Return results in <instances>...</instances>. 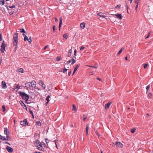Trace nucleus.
Here are the masks:
<instances>
[{
  "mask_svg": "<svg viewBox=\"0 0 153 153\" xmlns=\"http://www.w3.org/2000/svg\"><path fill=\"white\" fill-rule=\"evenodd\" d=\"M73 108L72 109L73 111H75L76 110V106L74 105H73Z\"/></svg>",
  "mask_w": 153,
  "mask_h": 153,
  "instance_id": "obj_40",
  "label": "nucleus"
},
{
  "mask_svg": "<svg viewBox=\"0 0 153 153\" xmlns=\"http://www.w3.org/2000/svg\"><path fill=\"white\" fill-rule=\"evenodd\" d=\"M19 95L23 100H24L26 102L28 100L29 97V95L27 94L24 92L19 91Z\"/></svg>",
  "mask_w": 153,
  "mask_h": 153,
  "instance_id": "obj_1",
  "label": "nucleus"
},
{
  "mask_svg": "<svg viewBox=\"0 0 153 153\" xmlns=\"http://www.w3.org/2000/svg\"><path fill=\"white\" fill-rule=\"evenodd\" d=\"M2 111L3 112H4L5 111L6 109L4 105H3L2 106Z\"/></svg>",
  "mask_w": 153,
  "mask_h": 153,
  "instance_id": "obj_29",
  "label": "nucleus"
},
{
  "mask_svg": "<svg viewBox=\"0 0 153 153\" xmlns=\"http://www.w3.org/2000/svg\"><path fill=\"white\" fill-rule=\"evenodd\" d=\"M150 36V33H149L148 34V35H147V36L146 37V39H147Z\"/></svg>",
  "mask_w": 153,
  "mask_h": 153,
  "instance_id": "obj_51",
  "label": "nucleus"
},
{
  "mask_svg": "<svg viewBox=\"0 0 153 153\" xmlns=\"http://www.w3.org/2000/svg\"><path fill=\"white\" fill-rule=\"evenodd\" d=\"M30 114H31L32 116H33V112L32 111L30 110Z\"/></svg>",
  "mask_w": 153,
  "mask_h": 153,
  "instance_id": "obj_50",
  "label": "nucleus"
},
{
  "mask_svg": "<svg viewBox=\"0 0 153 153\" xmlns=\"http://www.w3.org/2000/svg\"><path fill=\"white\" fill-rule=\"evenodd\" d=\"M36 123L37 125H38L39 126H41V123L40 121H37L36 122Z\"/></svg>",
  "mask_w": 153,
  "mask_h": 153,
  "instance_id": "obj_33",
  "label": "nucleus"
},
{
  "mask_svg": "<svg viewBox=\"0 0 153 153\" xmlns=\"http://www.w3.org/2000/svg\"><path fill=\"white\" fill-rule=\"evenodd\" d=\"M18 71L19 72L24 73V70L22 68H19L18 70Z\"/></svg>",
  "mask_w": 153,
  "mask_h": 153,
  "instance_id": "obj_25",
  "label": "nucleus"
},
{
  "mask_svg": "<svg viewBox=\"0 0 153 153\" xmlns=\"http://www.w3.org/2000/svg\"><path fill=\"white\" fill-rule=\"evenodd\" d=\"M5 45H6L4 43V41H3L1 45V51L2 53L4 52V51L5 50Z\"/></svg>",
  "mask_w": 153,
  "mask_h": 153,
  "instance_id": "obj_4",
  "label": "nucleus"
},
{
  "mask_svg": "<svg viewBox=\"0 0 153 153\" xmlns=\"http://www.w3.org/2000/svg\"><path fill=\"white\" fill-rule=\"evenodd\" d=\"M152 94L151 93H149L148 95V96L150 98L152 96Z\"/></svg>",
  "mask_w": 153,
  "mask_h": 153,
  "instance_id": "obj_55",
  "label": "nucleus"
},
{
  "mask_svg": "<svg viewBox=\"0 0 153 153\" xmlns=\"http://www.w3.org/2000/svg\"><path fill=\"white\" fill-rule=\"evenodd\" d=\"M6 149L8 152H10V147L8 146H7Z\"/></svg>",
  "mask_w": 153,
  "mask_h": 153,
  "instance_id": "obj_42",
  "label": "nucleus"
},
{
  "mask_svg": "<svg viewBox=\"0 0 153 153\" xmlns=\"http://www.w3.org/2000/svg\"><path fill=\"white\" fill-rule=\"evenodd\" d=\"M18 33H16L14 35L13 38V44L15 47H17L18 43Z\"/></svg>",
  "mask_w": 153,
  "mask_h": 153,
  "instance_id": "obj_2",
  "label": "nucleus"
},
{
  "mask_svg": "<svg viewBox=\"0 0 153 153\" xmlns=\"http://www.w3.org/2000/svg\"><path fill=\"white\" fill-rule=\"evenodd\" d=\"M45 140L46 144L47 145H48V143L49 142V140L47 138H45Z\"/></svg>",
  "mask_w": 153,
  "mask_h": 153,
  "instance_id": "obj_36",
  "label": "nucleus"
},
{
  "mask_svg": "<svg viewBox=\"0 0 153 153\" xmlns=\"http://www.w3.org/2000/svg\"><path fill=\"white\" fill-rule=\"evenodd\" d=\"M37 149L40 150L44 151V149L43 148L42 145H41V143H40L38 147L37 148Z\"/></svg>",
  "mask_w": 153,
  "mask_h": 153,
  "instance_id": "obj_8",
  "label": "nucleus"
},
{
  "mask_svg": "<svg viewBox=\"0 0 153 153\" xmlns=\"http://www.w3.org/2000/svg\"><path fill=\"white\" fill-rule=\"evenodd\" d=\"M71 73V71H70L68 73V76H70Z\"/></svg>",
  "mask_w": 153,
  "mask_h": 153,
  "instance_id": "obj_56",
  "label": "nucleus"
},
{
  "mask_svg": "<svg viewBox=\"0 0 153 153\" xmlns=\"http://www.w3.org/2000/svg\"><path fill=\"white\" fill-rule=\"evenodd\" d=\"M20 124L21 125L24 126L28 125V123L27 119H25L23 121H20Z\"/></svg>",
  "mask_w": 153,
  "mask_h": 153,
  "instance_id": "obj_3",
  "label": "nucleus"
},
{
  "mask_svg": "<svg viewBox=\"0 0 153 153\" xmlns=\"http://www.w3.org/2000/svg\"><path fill=\"white\" fill-rule=\"evenodd\" d=\"M63 37L67 39L68 38V35L66 34H65L63 35Z\"/></svg>",
  "mask_w": 153,
  "mask_h": 153,
  "instance_id": "obj_35",
  "label": "nucleus"
},
{
  "mask_svg": "<svg viewBox=\"0 0 153 153\" xmlns=\"http://www.w3.org/2000/svg\"><path fill=\"white\" fill-rule=\"evenodd\" d=\"M2 35L0 33V41L2 40Z\"/></svg>",
  "mask_w": 153,
  "mask_h": 153,
  "instance_id": "obj_54",
  "label": "nucleus"
},
{
  "mask_svg": "<svg viewBox=\"0 0 153 153\" xmlns=\"http://www.w3.org/2000/svg\"><path fill=\"white\" fill-rule=\"evenodd\" d=\"M25 86L27 88H29L30 87H33V86L32 85L31 83L29 82L26 83L25 84Z\"/></svg>",
  "mask_w": 153,
  "mask_h": 153,
  "instance_id": "obj_12",
  "label": "nucleus"
},
{
  "mask_svg": "<svg viewBox=\"0 0 153 153\" xmlns=\"http://www.w3.org/2000/svg\"><path fill=\"white\" fill-rule=\"evenodd\" d=\"M62 59V58L58 56L56 58V60L57 61H59Z\"/></svg>",
  "mask_w": 153,
  "mask_h": 153,
  "instance_id": "obj_26",
  "label": "nucleus"
},
{
  "mask_svg": "<svg viewBox=\"0 0 153 153\" xmlns=\"http://www.w3.org/2000/svg\"><path fill=\"white\" fill-rule=\"evenodd\" d=\"M72 62L71 63V65H73L76 62V60L75 59H72Z\"/></svg>",
  "mask_w": 153,
  "mask_h": 153,
  "instance_id": "obj_45",
  "label": "nucleus"
},
{
  "mask_svg": "<svg viewBox=\"0 0 153 153\" xmlns=\"http://www.w3.org/2000/svg\"><path fill=\"white\" fill-rule=\"evenodd\" d=\"M50 95H48L47 96L46 98V100L47 101V102L45 103V105L47 106L48 104V103L50 101L49 99L50 98Z\"/></svg>",
  "mask_w": 153,
  "mask_h": 153,
  "instance_id": "obj_15",
  "label": "nucleus"
},
{
  "mask_svg": "<svg viewBox=\"0 0 153 153\" xmlns=\"http://www.w3.org/2000/svg\"><path fill=\"white\" fill-rule=\"evenodd\" d=\"M35 88L37 90H40V88H39L38 87H36H36H35Z\"/></svg>",
  "mask_w": 153,
  "mask_h": 153,
  "instance_id": "obj_61",
  "label": "nucleus"
},
{
  "mask_svg": "<svg viewBox=\"0 0 153 153\" xmlns=\"http://www.w3.org/2000/svg\"><path fill=\"white\" fill-rule=\"evenodd\" d=\"M17 47H16L15 48V49L14 50V51H16L17 50Z\"/></svg>",
  "mask_w": 153,
  "mask_h": 153,
  "instance_id": "obj_64",
  "label": "nucleus"
},
{
  "mask_svg": "<svg viewBox=\"0 0 153 153\" xmlns=\"http://www.w3.org/2000/svg\"><path fill=\"white\" fill-rule=\"evenodd\" d=\"M126 8L127 13H128V6L127 5V3H126Z\"/></svg>",
  "mask_w": 153,
  "mask_h": 153,
  "instance_id": "obj_46",
  "label": "nucleus"
},
{
  "mask_svg": "<svg viewBox=\"0 0 153 153\" xmlns=\"http://www.w3.org/2000/svg\"><path fill=\"white\" fill-rule=\"evenodd\" d=\"M135 130H136V129L134 128L132 129L131 130V133H134L135 132Z\"/></svg>",
  "mask_w": 153,
  "mask_h": 153,
  "instance_id": "obj_41",
  "label": "nucleus"
},
{
  "mask_svg": "<svg viewBox=\"0 0 153 153\" xmlns=\"http://www.w3.org/2000/svg\"><path fill=\"white\" fill-rule=\"evenodd\" d=\"M56 140L55 141H54V142H55V145H56V148H57V149H58V147H57V144H56Z\"/></svg>",
  "mask_w": 153,
  "mask_h": 153,
  "instance_id": "obj_58",
  "label": "nucleus"
},
{
  "mask_svg": "<svg viewBox=\"0 0 153 153\" xmlns=\"http://www.w3.org/2000/svg\"><path fill=\"white\" fill-rule=\"evenodd\" d=\"M4 3V0H0V4L1 5H3Z\"/></svg>",
  "mask_w": 153,
  "mask_h": 153,
  "instance_id": "obj_23",
  "label": "nucleus"
},
{
  "mask_svg": "<svg viewBox=\"0 0 153 153\" xmlns=\"http://www.w3.org/2000/svg\"><path fill=\"white\" fill-rule=\"evenodd\" d=\"M85 49V47L84 46H82L81 47L80 50H83Z\"/></svg>",
  "mask_w": 153,
  "mask_h": 153,
  "instance_id": "obj_57",
  "label": "nucleus"
},
{
  "mask_svg": "<svg viewBox=\"0 0 153 153\" xmlns=\"http://www.w3.org/2000/svg\"><path fill=\"white\" fill-rule=\"evenodd\" d=\"M85 24L84 22H82L81 23L80 26L81 28L84 29L85 27Z\"/></svg>",
  "mask_w": 153,
  "mask_h": 153,
  "instance_id": "obj_18",
  "label": "nucleus"
},
{
  "mask_svg": "<svg viewBox=\"0 0 153 153\" xmlns=\"http://www.w3.org/2000/svg\"><path fill=\"white\" fill-rule=\"evenodd\" d=\"M150 85H148L146 87V90H149L150 88Z\"/></svg>",
  "mask_w": 153,
  "mask_h": 153,
  "instance_id": "obj_37",
  "label": "nucleus"
},
{
  "mask_svg": "<svg viewBox=\"0 0 153 153\" xmlns=\"http://www.w3.org/2000/svg\"><path fill=\"white\" fill-rule=\"evenodd\" d=\"M20 32L21 33H25V32L24 29L23 28H21L20 29Z\"/></svg>",
  "mask_w": 153,
  "mask_h": 153,
  "instance_id": "obj_31",
  "label": "nucleus"
},
{
  "mask_svg": "<svg viewBox=\"0 0 153 153\" xmlns=\"http://www.w3.org/2000/svg\"><path fill=\"white\" fill-rule=\"evenodd\" d=\"M31 83L32 85L33 86V87H36V82L35 81H33Z\"/></svg>",
  "mask_w": 153,
  "mask_h": 153,
  "instance_id": "obj_22",
  "label": "nucleus"
},
{
  "mask_svg": "<svg viewBox=\"0 0 153 153\" xmlns=\"http://www.w3.org/2000/svg\"><path fill=\"white\" fill-rule=\"evenodd\" d=\"M39 85H41L42 87L43 88V89H45L46 86L45 84L43 83V82L42 80H39L38 83Z\"/></svg>",
  "mask_w": 153,
  "mask_h": 153,
  "instance_id": "obj_6",
  "label": "nucleus"
},
{
  "mask_svg": "<svg viewBox=\"0 0 153 153\" xmlns=\"http://www.w3.org/2000/svg\"><path fill=\"white\" fill-rule=\"evenodd\" d=\"M76 57L75 56H73L72 58L71 59H75L76 60Z\"/></svg>",
  "mask_w": 153,
  "mask_h": 153,
  "instance_id": "obj_59",
  "label": "nucleus"
},
{
  "mask_svg": "<svg viewBox=\"0 0 153 153\" xmlns=\"http://www.w3.org/2000/svg\"><path fill=\"white\" fill-rule=\"evenodd\" d=\"M19 102L20 104H21V106H25V109L26 110H27V107H26V105L23 102L22 100H20V101H19Z\"/></svg>",
  "mask_w": 153,
  "mask_h": 153,
  "instance_id": "obj_14",
  "label": "nucleus"
},
{
  "mask_svg": "<svg viewBox=\"0 0 153 153\" xmlns=\"http://www.w3.org/2000/svg\"><path fill=\"white\" fill-rule=\"evenodd\" d=\"M4 134L6 135V136H8L7 139H9V138L10 137L9 136V131L7 128H4Z\"/></svg>",
  "mask_w": 153,
  "mask_h": 153,
  "instance_id": "obj_5",
  "label": "nucleus"
},
{
  "mask_svg": "<svg viewBox=\"0 0 153 153\" xmlns=\"http://www.w3.org/2000/svg\"><path fill=\"white\" fill-rule=\"evenodd\" d=\"M29 40H30L29 41V42L30 43L32 41L31 37H30V38H29Z\"/></svg>",
  "mask_w": 153,
  "mask_h": 153,
  "instance_id": "obj_53",
  "label": "nucleus"
},
{
  "mask_svg": "<svg viewBox=\"0 0 153 153\" xmlns=\"http://www.w3.org/2000/svg\"><path fill=\"white\" fill-rule=\"evenodd\" d=\"M62 72L63 73H65L66 72L68 69H66L65 68H64L62 69Z\"/></svg>",
  "mask_w": 153,
  "mask_h": 153,
  "instance_id": "obj_24",
  "label": "nucleus"
},
{
  "mask_svg": "<svg viewBox=\"0 0 153 153\" xmlns=\"http://www.w3.org/2000/svg\"><path fill=\"white\" fill-rule=\"evenodd\" d=\"M48 45H46V46L44 48V50H45L46 49L48 48Z\"/></svg>",
  "mask_w": 153,
  "mask_h": 153,
  "instance_id": "obj_60",
  "label": "nucleus"
},
{
  "mask_svg": "<svg viewBox=\"0 0 153 153\" xmlns=\"http://www.w3.org/2000/svg\"><path fill=\"white\" fill-rule=\"evenodd\" d=\"M72 52V51L71 49H70L68 51V57H70L71 55V52Z\"/></svg>",
  "mask_w": 153,
  "mask_h": 153,
  "instance_id": "obj_19",
  "label": "nucleus"
},
{
  "mask_svg": "<svg viewBox=\"0 0 153 153\" xmlns=\"http://www.w3.org/2000/svg\"><path fill=\"white\" fill-rule=\"evenodd\" d=\"M80 65L79 64H78L75 67V68L74 69L76 70H77V69L78 68L79 66Z\"/></svg>",
  "mask_w": 153,
  "mask_h": 153,
  "instance_id": "obj_27",
  "label": "nucleus"
},
{
  "mask_svg": "<svg viewBox=\"0 0 153 153\" xmlns=\"http://www.w3.org/2000/svg\"><path fill=\"white\" fill-rule=\"evenodd\" d=\"M24 40L25 41H28L29 40V39H28V37L26 36H25V37L24 38Z\"/></svg>",
  "mask_w": 153,
  "mask_h": 153,
  "instance_id": "obj_32",
  "label": "nucleus"
},
{
  "mask_svg": "<svg viewBox=\"0 0 153 153\" xmlns=\"http://www.w3.org/2000/svg\"><path fill=\"white\" fill-rule=\"evenodd\" d=\"M103 13L102 12H100L98 13L97 14V15L100 16V17H101L102 18H105V16L102 15Z\"/></svg>",
  "mask_w": 153,
  "mask_h": 153,
  "instance_id": "obj_17",
  "label": "nucleus"
},
{
  "mask_svg": "<svg viewBox=\"0 0 153 153\" xmlns=\"http://www.w3.org/2000/svg\"><path fill=\"white\" fill-rule=\"evenodd\" d=\"M53 32L54 33L56 30V27L55 26H53Z\"/></svg>",
  "mask_w": 153,
  "mask_h": 153,
  "instance_id": "obj_44",
  "label": "nucleus"
},
{
  "mask_svg": "<svg viewBox=\"0 0 153 153\" xmlns=\"http://www.w3.org/2000/svg\"><path fill=\"white\" fill-rule=\"evenodd\" d=\"M41 143V145H42V146L43 147L46 146V145L45 143H44L43 142H42L41 143Z\"/></svg>",
  "mask_w": 153,
  "mask_h": 153,
  "instance_id": "obj_34",
  "label": "nucleus"
},
{
  "mask_svg": "<svg viewBox=\"0 0 153 153\" xmlns=\"http://www.w3.org/2000/svg\"><path fill=\"white\" fill-rule=\"evenodd\" d=\"M2 88H6L7 85L6 83L4 81H2L1 82Z\"/></svg>",
  "mask_w": 153,
  "mask_h": 153,
  "instance_id": "obj_13",
  "label": "nucleus"
},
{
  "mask_svg": "<svg viewBox=\"0 0 153 153\" xmlns=\"http://www.w3.org/2000/svg\"><path fill=\"white\" fill-rule=\"evenodd\" d=\"M120 6H121V5L120 4V5H117L116 7H115V8H117V9H119L120 8Z\"/></svg>",
  "mask_w": 153,
  "mask_h": 153,
  "instance_id": "obj_43",
  "label": "nucleus"
},
{
  "mask_svg": "<svg viewBox=\"0 0 153 153\" xmlns=\"http://www.w3.org/2000/svg\"><path fill=\"white\" fill-rule=\"evenodd\" d=\"M5 7H6V8L7 10H9V9L10 8V5L8 4L7 5H6Z\"/></svg>",
  "mask_w": 153,
  "mask_h": 153,
  "instance_id": "obj_38",
  "label": "nucleus"
},
{
  "mask_svg": "<svg viewBox=\"0 0 153 153\" xmlns=\"http://www.w3.org/2000/svg\"><path fill=\"white\" fill-rule=\"evenodd\" d=\"M148 66V65L147 64H145L144 65V68H146Z\"/></svg>",
  "mask_w": 153,
  "mask_h": 153,
  "instance_id": "obj_49",
  "label": "nucleus"
},
{
  "mask_svg": "<svg viewBox=\"0 0 153 153\" xmlns=\"http://www.w3.org/2000/svg\"><path fill=\"white\" fill-rule=\"evenodd\" d=\"M72 59H71L69 60L67 62L65 63V64H69L70 62H71L72 61Z\"/></svg>",
  "mask_w": 153,
  "mask_h": 153,
  "instance_id": "obj_30",
  "label": "nucleus"
},
{
  "mask_svg": "<svg viewBox=\"0 0 153 153\" xmlns=\"http://www.w3.org/2000/svg\"><path fill=\"white\" fill-rule=\"evenodd\" d=\"M34 143H40L39 140H36Z\"/></svg>",
  "mask_w": 153,
  "mask_h": 153,
  "instance_id": "obj_48",
  "label": "nucleus"
},
{
  "mask_svg": "<svg viewBox=\"0 0 153 153\" xmlns=\"http://www.w3.org/2000/svg\"><path fill=\"white\" fill-rule=\"evenodd\" d=\"M7 137L8 136H2L0 134V139L2 140H5L8 141L9 140V139H7Z\"/></svg>",
  "mask_w": 153,
  "mask_h": 153,
  "instance_id": "obj_9",
  "label": "nucleus"
},
{
  "mask_svg": "<svg viewBox=\"0 0 153 153\" xmlns=\"http://www.w3.org/2000/svg\"><path fill=\"white\" fill-rule=\"evenodd\" d=\"M124 49V48H122L119 51L118 53L117 54V55H118L120 54L122 52V51Z\"/></svg>",
  "mask_w": 153,
  "mask_h": 153,
  "instance_id": "obj_21",
  "label": "nucleus"
},
{
  "mask_svg": "<svg viewBox=\"0 0 153 153\" xmlns=\"http://www.w3.org/2000/svg\"><path fill=\"white\" fill-rule=\"evenodd\" d=\"M115 145L117 146L120 148H122L123 146V145L120 142H116Z\"/></svg>",
  "mask_w": 153,
  "mask_h": 153,
  "instance_id": "obj_10",
  "label": "nucleus"
},
{
  "mask_svg": "<svg viewBox=\"0 0 153 153\" xmlns=\"http://www.w3.org/2000/svg\"><path fill=\"white\" fill-rule=\"evenodd\" d=\"M34 145L35 146H36L37 148L38 147L39 145V143H34Z\"/></svg>",
  "mask_w": 153,
  "mask_h": 153,
  "instance_id": "obj_39",
  "label": "nucleus"
},
{
  "mask_svg": "<svg viewBox=\"0 0 153 153\" xmlns=\"http://www.w3.org/2000/svg\"><path fill=\"white\" fill-rule=\"evenodd\" d=\"M86 135H88V131L89 129V126L88 125H86Z\"/></svg>",
  "mask_w": 153,
  "mask_h": 153,
  "instance_id": "obj_20",
  "label": "nucleus"
},
{
  "mask_svg": "<svg viewBox=\"0 0 153 153\" xmlns=\"http://www.w3.org/2000/svg\"><path fill=\"white\" fill-rule=\"evenodd\" d=\"M95 133H96V134H97V135H98V136L99 137L100 136V134L98 133L97 131H95Z\"/></svg>",
  "mask_w": 153,
  "mask_h": 153,
  "instance_id": "obj_52",
  "label": "nucleus"
},
{
  "mask_svg": "<svg viewBox=\"0 0 153 153\" xmlns=\"http://www.w3.org/2000/svg\"><path fill=\"white\" fill-rule=\"evenodd\" d=\"M135 3L137 4V5L136 6L135 9L136 10V11H137V8H138V2L137 1H136Z\"/></svg>",
  "mask_w": 153,
  "mask_h": 153,
  "instance_id": "obj_28",
  "label": "nucleus"
},
{
  "mask_svg": "<svg viewBox=\"0 0 153 153\" xmlns=\"http://www.w3.org/2000/svg\"><path fill=\"white\" fill-rule=\"evenodd\" d=\"M83 120L84 121H85V120L86 119L87 117L85 115H83Z\"/></svg>",
  "mask_w": 153,
  "mask_h": 153,
  "instance_id": "obj_47",
  "label": "nucleus"
},
{
  "mask_svg": "<svg viewBox=\"0 0 153 153\" xmlns=\"http://www.w3.org/2000/svg\"><path fill=\"white\" fill-rule=\"evenodd\" d=\"M112 103V102H109L107 103L105 105V108L106 109H108L110 105Z\"/></svg>",
  "mask_w": 153,
  "mask_h": 153,
  "instance_id": "obj_11",
  "label": "nucleus"
},
{
  "mask_svg": "<svg viewBox=\"0 0 153 153\" xmlns=\"http://www.w3.org/2000/svg\"><path fill=\"white\" fill-rule=\"evenodd\" d=\"M15 8V5H13L12 6H10V8Z\"/></svg>",
  "mask_w": 153,
  "mask_h": 153,
  "instance_id": "obj_62",
  "label": "nucleus"
},
{
  "mask_svg": "<svg viewBox=\"0 0 153 153\" xmlns=\"http://www.w3.org/2000/svg\"><path fill=\"white\" fill-rule=\"evenodd\" d=\"M62 18L61 17L60 18V22H59V30H60L61 25L62 24Z\"/></svg>",
  "mask_w": 153,
  "mask_h": 153,
  "instance_id": "obj_16",
  "label": "nucleus"
},
{
  "mask_svg": "<svg viewBox=\"0 0 153 153\" xmlns=\"http://www.w3.org/2000/svg\"><path fill=\"white\" fill-rule=\"evenodd\" d=\"M113 16H116L117 18L119 19H122L123 16H121L120 14L117 13L114 14H111Z\"/></svg>",
  "mask_w": 153,
  "mask_h": 153,
  "instance_id": "obj_7",
  "label": "nucleus"
},
{
  "mask_svg": "<svg viewBox=\"0 0 153 153\" xmlns=\"http://www.w3.org/2000/svg\"><path fill=\"white\" fill-rule=\"evenodd\" d=\"M13 151V149L10 147V152H11Z\"/></svg>",
  "mask_w": 153,
  "mask_h": 153,
  "instance_id": "obj_63",
  "label": "nucleus"
}]
</instances>
